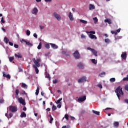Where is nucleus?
<instances>
[{
  "label": "nucleus",
  "mask_w": 128,
  "mask_h": 128,
  "mask_svg": "<svg viewBox=\"0 0 128 128\" xmlns=\"http://www.w3.org/2000/svg\"><path fill=\"white\" fill-rule=\"evenodd\" d=\"M81 38H86V36H84V34H82L81 35Z\"/></svg>",
  "instance_id": "nucleus-51"
},
{
  "label": "nucleus",
  "mask_w": 128,
  "mask_h": 128,
  "mask_svg": "<svg viewBox=\"0 0 128 128\" xmlns=\"http://www.w3.org/2000/svg\"><path fill=\"white\" fill-rule=\"evenodd\" d=\"M42 48V42H40L39 45L38 46V49L40 50Z\"/></svg>",
  "instance_id": "nucleus-37"
},
{
  "label": "nucleus",
  "mask_w": 128,
  "mask_h": 128,
  "mask_svg": "<svg viewBox=\"0 0 128 128\" xmlns=\"http://www.w3.org/2000/svg\"><path fill=\"white\" fill-rule=\"evenodd\" d=\"M86 77L84 76L79 80H78V84H82V82H86Z\"/></svg>",
  "instance_id": "nucleus-6"
},
{
  "label": "nucleus",
  "mask_w": 128,
  "mask_h": 128,
  "mask_svg": "<svg viewBox=\"0 0 128 128\" xmlns=\"http://www.w3.org/2000/svg\"><path fill=\"white\" fill-rule=\"evenodd\" d=\"M8 116H8V120H10V118H12V114L10 113V114H9Z\"/></svg>",
  "instance_id": "nucleus-43"
},
{
  "label": "nucleus",
  "mask_w": 128,
  "mask_h": 128,
  "mask_svg": "<svg viewBox=\"0 0 128 128\" xmlns=\"http://www.w3.org/2000/svg\"><path fill=\"white\" fill-rule=\"evenodd\" d=\"M70 118H71L72 120H76V118L72 116H70Z\"/></svg>",
  "instance_id": "nucleus-58"
},
{
  "label": "nucleus",
  "mask_w": 128,
  "mask_h": 128,
  "mask_svg": "<svg viewBox=\"0 0 128 128\" xmlns=\"http://www.w3.org/2000/svg\"><path fill=\"white\" fill-rule=\"evenodd\" d=\"M89 37L90 38H92V40H96V36L92 34H90Z\"/></svg>",
  "instance_id": "nucleus-19"
},
{
  "label": "nucleus",
  "mask_w": 128,
  "mask_h": 128,
  "mask_svg": "<svg viewBox=\"0 0 128 128\" xmlns=\"http://www.w3.org/2000/svg\"><path fill=\"white\" fill-rule=\"evenodd\" d=\"M20 92V90H18V89H16V98H18V94Z\"/></svg>",
  "instance_id": "nucleus-22"
},
{
  "label": "nucleus",
  "mask_w": 128,
  "mask_h": 128,
  "mask_svg": "<svg viewBox=\"0 0 128 128\" xmlns=\"http://www.w3.org/2000/svg\"><path fill=\"white\" fill-rule=\"evenodd\" d=\"M21 94H26V91H22L21 92Z\"/></svg>",
  "instance_id": "nucleus-57"
},
{
  "label": "nucleus",
  "mask_w": 128,
  "mask_h": 128,
  "mask_svg": "<svg viewBox=\"0 0 128 128\" xmlns=\"http://www.w3.org/2000/svg\"><path fill=\"white\" fill-rule=\"evenodd\" d=\"M53 84H58V80H54L52 81Z\"/></svg>",
  "instance_id": "nucleus-52"
},
{
  "label": "nucleus",
  "mask_w": 128,
  "mask_h": 128,
  "mask_svg": "<svg viewBox=\"0 0 128 128\" xmlns=\"http://www.w3.org/2000/svg\"><path fill=\"white\" fill-rule=\"evenodd\" d=\"M110 81L111 82H116V78H110Z\"/></svg>",
  "instance_id": "nucleus-34"
},
{
  "label": "nucleus",
  "mask_w": 128,
  "mask_h": 128,
  "mask_svg": "<svg viewBox=\"0 0 128 128\" xmlns=\"http://www.w3.org/2000/svg\"><path fill=\"white\" fill-rule=\"evenodd\" d=\"M54 18H56V20H62V17H60V14H58V13L54 12L53 14Z\"/></svg>",
  "instance_id": "nucleus-8"
},
{
  "label": "nucleus",
  "mask_w": 128,
  "mask_h": 128,
  "mask_svg": "<svg viewBox=\"0 0 128 128\" xmlns=\"http://www.w3.org/2000/svg\"><path fill=\"white\" fill-rule=\"evenodd\" d=\"M88 50H91L93 54H94L95 56H98V52L96 50H94V49H92L90 48H88Z\"/></svg>",
  "instance_id": "nucleus-9"
},
{
  "label": "nucleus",
  "mask_w": 128,
  "mask_h": 128,
  "mask_svg": "<svg viewBox=\"0 0 128 128\" xmlns=\"http://www.w3.org/2000/svg\"><path fill=\"white\" fill-rule=\"evenodd\" d=\"M50 45L51 46L52 48H54V50H56L58 48V46L54 44H50Z\"/></svg>",
  "instance_id": "nucleus-17"
},
{
  "label": "nucleus",
  "mask_w": 128,
  "mask_h": 128,
  "mask_svg": "<svg viewBox=\"0 0 128 128\" xmlns=\"http://www.w3.org/2000/svg\"><path fill=\"white\" fill-rule=\"evenodd\" d=\"M19 72H22V67H18V68Z\"/></svg>",
  "instance_id": "nucleus-35"
},
{
  "label": "nucleus",
  "mask_w": 128,
  "mask_h": 128,
  "mask_svg": "<svg viewBox=\"0 0 128 128\" xmlns=\"http://www.w3.org/2000/svg\"><path fill=\"white\" fill-rule=\"evenodd\" d=\"M18 100L20 104L23 106H26V101L22 98H18Z\"/></svg>",
  "instance_id": "nucleus-11"
},
{
  "label": "nucleus",
  "mask_w": 128,
  "mask_h": 128,
  "mask_svg": "<svg viewBox=\"0 0 128 128\" xmlns=\"http://www.w3.org/2000/svg\"><path fill=\"white\" fill-rule=\"evenodd\" d=\"M104 40H105V42H106V44H110V39L106 38V39H105Z\"/></svg>",
  "instance_id": "nucleus-40"
},
{
  "label": "nucleus",
  "mask_w": 128,
  "mask_h": 128,
  "mask_svg": "<svg viewBox=\"0 0 128 128\" xmlns=\"http://www.w3.org/2000/svg\"><path fill=\"white\" fill-rule=\"evenodd\" d=\"M22 88H28V86L26 84L24 83H22Z\"/></svg>",
  "instance_id": "nucleus-28"
},
{
  "label": "nucleus",
  "mask_w": 128,
  "mask_h": 128,
  "mask_svg": "<svg viewBox=\"0 0 128 128\" xmlns=\"http://www.w3.org/2000/svg\"><path fill=\"white\" fill-rule=\"evenodd\" d=\"M14 57H10L9 58V60H10V62H12L13 60H14Z\"/></svg>",
  "instance_id": "nucleus-48"
},
{
  "label": "nucleus",
  "mask_w": 128,
  "mask_h": 128,
  "mask_svg": "<svg viewBox=\"0 0 128 128\" xmlns=\"http://www.w3.org/2000/svg\"><path fill=\"white\" fill-rule=\"evenodd\" d=\"M38 8H35L32 10V14H38Z\"/></svg>",
  "instance_id": "nucleus-15"
},
{
  "label": "nucleus",
  "mask_w": 128,
  "mask_h": 128,
  "mask_svg": "<svg viewBox=\"0 0 128 128\" xmlns=\"http://www.w3.org/2000/svg\"><path fill=\"white\" fill-rule=\"evenodd\" d=\"M22 44V42H25L27 46H32V44L30 43V42H28L24 39H22L20 40Z\"/></svg>",
  "instance_id": "nucleus-7"
},
{
  "label": "nucleus",
  "mask_w": 128,
  "mask_h": 128,
  "mask_svg": "<svg viewBox=\"0 0 128 128\" xmlns=\"http://www.w3.org/2000/svg\"><path fill=\"white\" fill-rule=\"evenodd\" d=\"M57 108H62V105L59 104L57 106Z\"/></svg>",
  "instance_id": "nucleus-60"
},
{
  "label": "nucleus",
  "mask_w": 128,
  "mask_h": 128,
  "mask_svg": "<svg viewBox=\"0 0 128 128\" xmlns=\"http://www.w3.org/2000/svg\"><path fill=\"white\" fill-rule=\"evenodd\" d=\"M111 33L112 34H115V36H116L118 34V32L116 31H111Z\"/></svg>",
  "instance_id": "nucleus-36"
},
{
  "label": "nucleus",
  "mask_w": 128,
  "mask_h": 128,
  "mask_svg": "<svg viewBox=\"0 0 128 128\" xmlns=\"http://www.w3.org/2000/svg\"><path fill=\"white\" fill-rule=\"evenodd\" d=\"M97 86H98V88H102V84H98Z\"/></svg>",
  "instance_id": "nucleus-50"
},
{
  "label": "nucleus",
  "mask_w": 128,
  "mask_h": 128,
  "mask_svg": "<svg viewBox=\"0 0 128 128\" xmlns=\"http://www.w3.org/2000/svg\"><path fill=\"white\" fill-rule=\"evenodd\" d=\"M15 58H22V56L20 54L18 53V54H14Z\"/></svg>",
  "instance_id": "nucleus-16"
},
{
  "label": "nucleus",
  "mask_w": 128,
  "mask_h": 128,
  "mask_svg": "<svg viewBox=\"0 0 128 128\" xmlns=\"http://www.w3.org/2000/svg\"><path fill=\"white\" fill-rule=\"evenodd\" d=\"M4 98H0V104H4Z\"/></svg>",
  "instance_id": "nucleus-45"
},
{
  "label": "nucleus",
  "mask_w": 128,
  "mask_h": 128,
  "mask_svg": "<svg viewBox=\"0 0 128 128\" xmlns=\"http://www.w3.org/2000/svg\"><path fill=\"white\" fill-rule=\"evenodd\" d=\"M40 30H44V26H40Z\"/></svg>",
  "instance_id": "nucleus-56"
},
{
  "label": "nucleus",
  "mask_w": 128,
  "mask_h": 128,
  "mask_svg": "<svg viewBox=\"0 0 128 128\" xmlns=\"http://www.w3.org/2000/svg\"><path fill=\"white\" fill-rule=\"evenodd\" d=\"M1 22H2V24H4V22H6V21H4V17H2L1 18Z\"/></svg>",
  "instance_id": "nucleus-47"
},
{
  "label": "nucleus",
  "mask_w": 128,
  "mask_h": 128,
  "mask_svg": "<svg viewBox=\"0 0 128 128\" xmlns=\"http://www.w3.org/2000/svg\"><path fill=\"white\" fill-rule=\"evenodd\" d=\"M120 124L118 123V122H115L114 123V126H115L116 128H118V125Z\"/></svg>",
  "instance_id": "nucleus-23"
},
{
  "label": "nucleus",
  "mask_w": 128,
  "mask_h": 128,
  "mask_svg": "<svg viewBox=\"0 0 128 128\" xmlns=\"http://www.w3.org/2000/svg\"><path fill=\"white\" fill-rule=\"evenodd\" d=\"M73 56H74L76 60H78L80 58V52H78V50L74 52V53L73 54Z\"/></svg>",
  "instance_id": "nucleus-2"
},
{
  "label": "nucleus",
  "mask_w": 128,
  "mask_h": 128,
  "mask_svg": "<svg viewBox=\"0 0 128 128\" xmlns=\"http://www.w3.org/2000/svg\"><path fill=\"white\" fill-rule=\"evenodd\" d=\"M92 64H96L98 63V61H96V59H92Z\"/></svg>",
  "instance_id": "nucleus-31"
},
{
  "label": "nucleus",
  "mask_w": 128,
  "mask_h": 128,
  "mask_svg": "<svg viewBox=\"0 0 128 128\" xmlns=\"http://www.w3.org/2000/svg\"><path fill=\"white\" fill-rule=\"evenodd\" d=\"M44 1L46 2H52V0H44Z\"/></svg>",
  "instance_id": "nucleus-61"
},
{
  "label": "nucleus",
  "mask_w": 128,
  "mask_h": 128,
  "mask_svg": "<svg viewBox=\"0 0 128 128\" xmlns=\"http://www.w3.org/2000/svg\"><path fill=\"white\" fill-rule=\"evenodd\" d=\"M33 36L34 38H38V34H36L34 33Z\"/></svg>",
  "instance_id": "nucleus-54"
},
{
  "label": "nucleus",
  "mask_w": 128,
  "mask_h": 128,
  "mask_svg": "<svg viewBox=\"0 0 128 128\" xmlns=\"http://www.w3.org/2000/svg\"><path fill=\"white\" fill-rule=\"evenodd\" d=\"M117 32H120V28H119L118 30H116Z\"/></svg>",
  "instance_id": "nucleus-62"
},
{
  "label": "nucleus",
  "mask_w": 128,
  "mask_h": 128,
  "mask_svg": "<svg viewBox=\"0 0 128 128\" xmlns=\"http://www.w3.org/2000/svg\"><path fill=\"white\" fill-rule=\"evenodd\" d=\"M56 110V106L54 104L52 107V110Z\"/></svg>",
  "instance_id": "nucleus-41"
},
{
  "label": "nucleus",
  "mask_w": 128,
  "mask_h": 128,
  "mask_svg": "<svg viewBox=\"0 0 128 128\" xmlns=\"http://www.w3.org/2000/svg\"><path fill=\"white\" fill-rule=\"evenodd\" d=\"M8 44H9L10 46H14V44L12 42H8Z\"/></svg>",
  "instance_id": "nucleus-59"
},
{
  "label": "nucleus",
  "mask_w": 128,
  "mask_h": 128,
  "mask_svg": "<svg viewBox=\"0 0 128 128\" xmlns=\"http://www.w3.org/2000/svg\"><path fill=\"white\" fill-rule=\"evenodd\" d=\"M104 22H108V24H112V20H110V19H106L104 20Z\"/></svg>",
  "instance_id": "nucleus-20"
},
{
  "label": "nucleus",
  "mask_w": 128,
  "mask_h": 128,
  "mask_svg": "<svg viewBox=\"0 0 128 128\" xmlns=\"http://www.w3.org/2000/svg\"><path fill=\"white\" fill-rule=\"evenodd\" d=\"M52 120H54V118H52V117H51L50 118V124H52Z\"/></svg>",
  "instance_id": "nucleus-49"
},
{
  "label": "nucleus",
  "mask_w": 128,
  "mask_h": 128,
  "mask_svg": "<svg viewBox=\"0 0 128 128\" xmlns=\"http://www.w3.org/2000/svg\"><path fill=\"white\" fill-rule=\"evenodd\" d=\"M9 110L11 112H18V108L15 106H10Z\"/></svg>",
  "instance_id": "nucleus-4"
},
{
  "label": "nucleus",
  "mask_w": 128,
  "mask_h": 128,
  "mask_svg": "<svg viewBox=\"0 0 128 128\" xmlns=\"http://www.w3.org/2000/svg\"><path fill=\"white\" fill-rule=\"evenodd\" d=\"M65 118H66V120H68V114H66L64 116Z\"/></svg>",
  "instance_id": "nucleus-44"
},
{
  "label": "nucleus",
  "mask_w": 128,
  "mask_h": 128,
  "mask_svg": "<svg viewBox=\"0 0 128 128\" xmlns=\"http://www.w3.org/2000/svg\"><path fill=\"white\" fill-rule=\"evenodd\" d=\"M40 64H34L32 66V67L35 70V72L36 74H38L40 72V70H38V68H40Z\"/></svg>",
  "instance_id": "nucleus-5"
},
{
  "label": "nucleus",
  "mask_w": 128,
  "mask_h": 128,
  "mask_svg": "<svg viewBox=\"0 0 128 128\" xmlns=\"http://www.w3.org/2000/svg\"><path fill=\"white\" fill-rule=\"evenodd\" d=\"M80 22H82V24H88V22L85 20H80Z\"/></svg>",
  "instance_id": "nucleus-25"
},
{
  "label": "nucleus",
  "mask_w": 128,
  "mask_h": 128,
  "mask_svg": "<svg viewBox=\"0 0 128 128\" xmlns=\"http://www.w3.org/2000/svg\"><path fill=\"white\" fill-rule=\"evenodd\" d=\"M44 46H45V48H46L48 49V48H50V44H45Z\"/></svg>",
  "instance_id": "nucleus-39"
},
{
  "label": "nucleus",
  "mask_w": 128,
  "mask_h": 128,
  "mask_svg": "<svg viewBox=\"0 0 128 128\" xmlns=\"http://www.w3.org/2000/svg\"><path fill=\"white\" fill-rule=\"evenodd\" d=\"M93 20H94V24H96V22H98V18L96 17L94 18Z\"/></svg>",
  "instance_id": "nucleus-32"
},
{
  "label": "nucleus",
  "mask_w": 128,
  "mask_h": 128,
  "mask_svg": "<svg viewBox=\"0 0 128 128\" xmlns=\"http://www.w3.org/2000/svg\"><path fill=\"white\" fill-rule=\"evenodd\" d=\"M14 48H18V46L16 44H14Z\"/></svg>",
  "instance_id": "nucleus-55"
},
{
  "label": "nucleus",
  "mask_w": 128,
  "mask_h": 128,
  "mask_svg": "<svg viewBox=\"0 0 128 128\" xmlns=\"http://www.w3.org/2000/svg\"><path fill=\"white\" fill-rule=\"evenodd\" d=\"M115 92L116 93V96H117L118 100H120V94H122V96H124V92H122V88L120 87V86H119L118 88H116V90H115Z\"/></svg>",
  "instance_id": "nucleus-1"
},
{
  "label": "nucleus",
  "mask_w": 128,
  "mask_h": 128,
  "mask_svg": "<svg viewBox=\"0 0 128 128\" xmlns=\"http://www.w3.org/2000/svg\"><path fill=\"white\" fill-rule=\"evenodd\" d=\"M100 76L102 78L104 76H106V72H102L99 74Z\"/></svg>",
  "instance_id": "nucleus-30"
},
{
  "label": "nucleus",
  "mask_w": 128,
  "mask_h": 128,
  "mask_svg": "<svg viewBox=\"0 0 128 128\" xmlns=\"http://www.w3.org/2000/svg\"><path fill=\"white\" fill-rule=\"evenodd\" d=\"M125 90L128 92V85H126L124 87Z\"/></svg>",
  "instance_id": "nucleus-53"
},
{
  "label": "nucleus",
  "mask_w": 128,
  "mask_h": 128,
  "mask_svg": "<svg viewBox=\"0 0 128 128\" xmlns=\"http://www.w3.org/2000/svg\"><path fill=\"white\" fill-rule=\"evenodd\" d=\"M23 110H24V112H26V107L24 106V107L23 108Z\"/></svg>",
  "instance_id": "nucleus-63"
},
{
  "label": "nucleus",
  "mask_w": 128,
  "mask_h": 128,
  "mask_svg": "<svg viewBox=\"0 0 128 128\" xmlns=\"http://www.w3.org/2000/svg\"><path fill=\"white\" fill-rule=\"evenodd\" d=\"M46 78H48V80H50V74H46Z\"/></svg>",
  "instance_id": "nucleus-29"
},
{
  "label": "nucleus",
  "mask_w": 128,
  "mask_h": 128,
  "mask_svg": "<svg viewBox=\"0 0 128 128\" xmlns=\"http://www.w3.org/2000/svg\"><path fill=\"white\" fill-rule=\"evenodd\" d=\"M39 92H40V88L38 87L36 92V96H38Z\"/></svg>",
  "instance_id": "nucleus-26"
},
{
  "label": "nucleus",
  "mask_w": 128,
  "mask_h": 128,
  "mask_svg": "<svg viewBox=\"0 0 128 128\" xmlns=\"http://www.w3.org/2000/svg\"><path fill=\"white\" fill-rule=\"evenodd\" d=\"M89 34H96V32H94V31H90L89 32Z\"/></svg>",
  "instance_id": "nucleus-46"
},
{
  "label": "nucleus",
  "mask_w": 128,
  "mask_h": 128,
  "mask_svg": "<svg viewBox=\"0 0 128 128\" xmlns=\"http://www.w3.org/2000/svg\"><path fill=\"white\" fill-rule=\"evenodd\" d=\"M10 40H8V38L5 37L4 38V42H6V44H8V41Z\"/></svg>",
  "instance_id": "nucleus-27"
},
{
  "label": "nucleus",
  "mask_w": 128,
  "mask_h": 128,
  "mask_svg": "<svg viewBox=\"0 0 128 128\" xmlns=\"http://www.w3.org/2000/svg\"><path fill=\"white\" fill-rule=\"evenodd\" d=\"M96 8L94 7V6L92 4H90L89 6V10H94Z\"/></svg>",
  "instance_id": "nucleus-18"
},
{
  "label": "nucleus",
  "mask_w": 128,
  "mask_h": 128,
  "mask_svg": "<svg viewBox=\"0 0 128 128\" xmlns=\"http://www.w3.org/2000/svg\"><path fill=\"white\" fill-rule=\"evenodd\" d=\"M78 67L79 68H81V69H82L84 68V66L82 64H78Z\"/></svg>",
  "instance_id": "nucleus-33"
},
{
  "label": "nucleus",
  "mask_w": 128,
  "mask_h": 128,
  "mask_svg": "<svg viewBox=\"0 0 128 128\" xmlns=\"http://www.w3.org/2000/svg\"><path fill=\"white\" fill-rule=\"evenodd\" d=\"M26 34L27 36H30V31L29 30H27L26 32Z\"/></svg>",
  "instance_id": "nucleus-42"
},
{
  "label": "nucleus",
  "mask_w": 128,
  "mask_h": 128,
  "mask_svg": "<svg viewBox=\"0 0 128 128\" xmlns=\"http://www.w3.org/2000/svg\"><path fill=\"white\" fill-rule=\"evenodd\" d=\"M46 110H47V112H50V108H48L47 109H46Z\"/></svg>",
  "instance_id": "nucleus-64"
},
{
  "label": "nucleus",
  "mask_w": 128,
  "mask_h": 128,
  "mask_svg": "<svg viewBox=\"0 0 128 128\" xmlns=\"http://www.w3.org/2000/svg\"><path fill=\"white\" fill-rule=\"evenodd\" d=\"M86 100V96H82L78 98V102H84Z\"/></svg>",
  "instance_id": "nucleus-12"
},
{
  "label": "nucleus",
  "mask_w": 128,
  "mask_h": 128,
  "mask_svg": "<svg viewBox=\"0 0 128 128\" xmlns=\"http://www.w3.org/2000/svg\"><path fill=\"white\" fill-rule=\"evenodd\" d=\"M20 118H26V112H22L20 114Z\"/></svg>",
  "instance_id": "nucleus-21"
},
{
  "label": "nucleus",
  "mask_w": 128,
  "mask_h": 128,
  "mask_svg": "<svg viewBox=\"0 0 128 128\" xmlns=\"http://www.w3.org/2000/svg\"><path fill=\"white\" fill-rule=\"evenodd\" d=\"M93 114H96L97 116H100V112L96 111L94 110H92Z\"/></svg>",
  "instance_id": "nucleus-24"
},
{
  "label": "nucleus",
  "mask_w": 128,
  "mask_h": 128,
  "mask_svg": "<svg viewBox=\"0 0 128 128\" xmlns=\"http://www.w3.org/2000/svg\"><path fill=\"white\" fill-rule=\"evenodd\" d=\"M32 62H34V64H40V63L42 62V60L40 58H36V59L33 58Z\"/></svg>",
  "instance_id": "nucleus-3"
},
{
  "label": "nucleus",
  "mask_w": 128,
  "mask_h": 128,
  "mask_svg": "<svg viewBox=\"0 0 128 128\" xmlns=\"http://www.w3.org/2000/svg\"><path fill=\"white\" fill-rule=\"evenodd\" d=\"M62 98H60L56 102V104H60V102H62Z\"/></svg>",
  "instance_id": "nucleus-38"
},
{
  "label": "nucleus",
  "mask_w": 128,
  "mask_h": 128,
  "mask_svg": "<svg viewBox=\"0 0 128 128\" xmlns=\"http://www.w3.org/2000/svg\"><path fill=\"white\" fill-rule=\"evenodd\" d=\"M3 76L4 78H8L9 80H10V74H6V72H2Z\"/></svg>",
  "instance_id": "nucleus-13"
},
{
  "label": "nucleus",
  "mask_w": 128,
  "mask_h": 128,
  "mask_svg": "<svg viewBox=\"0 0 128 128\" xmlns=\"http://www.w3.org/2000/svg\"><path fill=\"white\" fill-rule=\"evenodd\" d=\"M127 56L128 54H126V52H122V54H121L122 60H126Z\"/></svg>",
  "instance_id": "nucleus-10"
},
{
  "label": "nucleus",
  "mask_w": 128,
  "mask_h": 128,
  "mask_svg": "<svg viewBox=\"0 0 128 128\" xmlns=\"http://www.w3.org/2000/svg\"><path fill=\"white\" fill-rule=\"evenodd\" d=\"M68 18L70 20H72V21L74 20V16L72 14V12H70L68 13Z\"/></svg>",
  "instance_id": "nucleus-14"
}]
</instances>
